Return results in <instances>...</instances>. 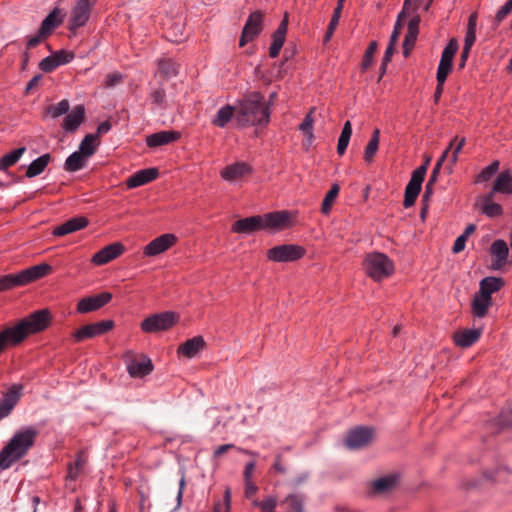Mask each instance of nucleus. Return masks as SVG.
<instances>
[{"label":"nucleus","mask_w":512,"mask_h":512,"mask_svg":"<svg viewBox=\"0 0 512 512\" xmlns=\"http://www.w3.org/2000/svg\"><path fill=\"white\" fill-rule=\"evenodd\" d=\"M48 309L35 311L21 319L16 325L6 327L0 332V353L8 346L22 343L29 335L44 331L51 323Z\"/></svg>","instance_id":"obj_1"},{"label":"nucleus","mask_w":512,"mask_h":512,"mask_svg":"<svg viewBox=\"0 0 512 512\" xmlns=\"http://www.w3.org/2000/svg\"><path fill=\"white\" fill-rule=\"evenodd\" d=\"M269 107L259 92H252L240 103L237 121L240 125H267L269 122Z\"/></svg>","instance_id":"obj_2"},{"label":"nucleus","mask_w":512,"mask_h":512,"mask_svg":"<svg viewBox=\"0 0 512 512\" xmlns=\"http://www.w3.org/2000/svg\"><path fill=\"white\" fill-rule=\"evenodd\" d=\"M52 267L46 263L32 266L17 274H7L0 277V292L10 290L18 286H24L32 281L38 280L48 273Z\"/></svg>","instance_id":"obj_3"},{"label":"nucleus","mask_w":512,"mask_h":512,"mask_svg":"<svg viewBox=\"0 0 512 512\" xmlns=\"http://www.w3.org/2000/svg\"><path fill=\"white\" fill-rule=\"evenodd\" d=\"M366 274L375 281H381L391 276L394 265L390 258L383 253L368 254L363 262Z\"/></svg>","instance_id":"obj_4"},{"label":"nucleus","mask_w":512,"mask_h":512,"mask_svg":"<svg viewBox=\"0 0 512 512\" xmlns=\"http://www.w3.org/2000/svg\"><path fill=\"white\" fill-rule=\"evenodd\" d=\"M178 320V315L171 311L153 314L141 323V329L146 333H157L170 329Z\"/></svg>","instance_id":"obj_5"},{"label":"nucleus","mask_w":512,"mask_h":512,"mask_svg":"<svg viewBox=\"0 0 512 512\" xmlns=\"http://www.w3.org/2000/svg\"><path fill=\"white\" fill-rule=\"evenodd\" d=\"M377 437L376 429L371 426H356L350 429L345 437V444L349 448L371 446Z\"/></svg>","instance_id":"obj_6"},{"label":"nucleus","mask_w":512,"mask_h":512,"mask_svg":"<svg viewBox=\"0 0 512 512\" xmlns=\"http://www.w3.org/2000/svg\"><path fill=\"white\" fill-rule=\"evenodd\" d=\"M305 249L294 244L275 246L267 251V258L274 262H292L302 258Z\"/></svg>","instance_id":"obj_7"},{"label":"nucleus","mask_w":512,"mask_h":512,"mask_svg":"<svg viewBox=\"0 0 512 512\" xmlns=\"http://www.w3.org/2000/svg\"><path fill=\"white\" fill-rule=\"evenodd\" d=\"M128 373L133 378H142L150 374L153 370V364L147 356L135 355L128 352L125 356Z\"/></svg>","instance_id":"obj_8"},{"label":"nucleus","mask_w":512,"mask_h":512,"mask_svg":"<svg viewBox=\"0 0 512 512\" xmlns=\"http://www.w3.org/2000/svg\"><path fill=\"white\" fill-rule=\"evenodd\" d=\"M457 50H458V41L455 38H452L442 52L439 66L437 69V75H436L437 82L445 83V81L452 69L453 58H454Z\"/></svg>","instance_id":"obj_9"},{"label":"nucleus","mask_w":512,"mask_h":512,"mask_svg":"<svg viewBox=\"0 0 512 512\" xmlns=\"http://www.w3.org/2000/svg\"><path fill=\"white\" fill-rule=\"evenodd\" d=\"M263 14L260 11L251 13L243 27L240 37V47L255 39L263 29Z\"/></svg>","instance_id":"obj_10"},{"label":"nucleus","mask_w":512,"mask_h":512,"mask_svg":"<svg viewBox=\"0 0 512 512\" xmlns=\"http://www.w3.org/2000/svg\"><path fill=\"white\" fill-rule=\"evenodd\" d=\"M113 326L114 322L112 320H103L100 322L84 325L73 333V337L76 342H81L88 338H94L96 336L103 335L109 332Z\"/></svg>","instance_id":"obj_11"},{"label":"nucleus","mask_w":512,"mask_h":512,"mask_svg":"<svg viewBox=\"0 0 512 512\" xmlns=\"http://www.w3.org/2000/svg\"><path fill=\"white\" fill-rule=\"evenodd\" d=\"M177 241V237L174 234L167 233L163 234L150 243H148L144 247V255L145 256H157L165 251H167L170 247H172Z\"/></svg>","instance_id":"obj_12"},{"label":"nucleus","mask_w":512,"mask_h":512,"mask_svg":"<svg viewBox=\"0 0 512 512\" xmlns=\"http://www.w3.org/2000/svg\"><path fill=\"white\" fill-rule=\"evenodd\" d=\"M112 299V294L103 292L98 295L82 298L77 304L79 313H89L100 309Z\"/></svg>","instance_id":"obj_13"},{"label":"nucleus","mask_w":512,"mask_h":512,"mask_svg":"<svg viewBox=\"0 0 512 512\" xmlns=\"http://www.w3.org/2000/svg\"><path fill=\"white\" fill-rule=\"evenodd\" d=\"M90 11V0H78L71 13L69 29L76 30L83 26L89 19Z\"/></svg>","instance_id":"obj_14"},{"label":"nucleus","mask_w":512,"mask_h":512,"mask_svg":"<svg viewBox=\"0 0 512 512\" xmlns=\"http://www.w3.org/2000/svg\"><path fill=\"white\" fill-rule=\"evenodd\" d=\"M489 436H496L512 429V412L504 410L495 419L487 423Z\"/></svg>","instance_id":"obj_15"},{"label":"nucleus","mask_w":512,"mask_h":512,"mask_svg":"<svg viewBox=\"0 0 512 512\" xmlns=\"http://www.w3.org/2000/svg\"><path fill=\"white\" fill-rule=\"evenodd\" d=\"M38 431L32 427L24 428L14 434L9 443L3 448H30L34 445Z\"/></svg>","instance_id":"obj_16"},{"label":"nucleus","mask_w":512,"mask_h":512,"mask_svg":"<svg viewBox=\"0 0 512 512\" xmlns=\"http://www.w3.org/2000/svg\"><path fill=\"white\" fill-rule=\"evenodd\" d=\"M124 252V246L119 243H112L110 245L105 246L97 253L94 254L91 261L95 265H104L117 257H119Z\"/></svg>","instance_id":"obj_17"},{"label":"nucleus","mask_w":512,"mask_h":512,"mask_svg":"<svg viewBox=\"0 0 512 512\" xmlns=\"http://www.w3.org/2000/svg\"><path fill=\"white\" fill-rule=\"evenodd\" d=\"M263 228L282 230L291 224V215L287 211H276L265 214Z\"/></svg>","instance_id":"obj_18"},{"label":"nucleus","mask_w":512,"mask_h":512,"mask_svg":"<svg viewBox=\"0 0 512 512\" xmlns=\"http://www.w3.org/2000/svg\"><path fill=\"white\" fill-rule=\"evenodd\" d=\"M263 228L262 216H251L240 219L233 223L232 231L235 233H246L250 234L254 231Z\"/></svg>","instance_id":"obj_19"},{"label":"nucleus","mask_w":512,"mask_h":512,"mask_svg":"<svg viewBox=\"0 0 512 512\" xmlns=\"http://www.w3.org/2000/svg\"><path fill=\"white\" fill-rule=\"evenodd\" d=\"M88 223L89 222L86 217L81 216L71 218L64 222L63 224L55 227L53 230V235L58 237L65 236L67 234L84 229L85 227H87Z\"/></svg>","instance_id":"obj_20"},{"label":"nucleus","mask_w":512,"mask_h":512,"mask_svg":"<svg viewBox=\"0 0 512 512\" xmlns=\"http://www.w3.org/2000/svg\"><path fill=\"white\" fill-rule=\"evenodd\" d=\"M157 176L158 170L156 168L143 169L131 175L127 179L126 185L128 188H136L153 181Z\"/></svg>","instance_id":"obj_21"},{"label":"nucleus","mask_w":512,"mask_h":512,"mask_svg":"<svg viewBox=\"0 0 512 512\" xmlns=\"http://www.w3.org/2000/svg\"><path fill=\"white\" fill-rule=\"evenodd\" d=\"M481 333V329H464L455 332L453 339L457 346L468 348L479 340Z\"/></svg>","instance_id":"obj_22"},{"label":"nucleus","mask_w":512,"mask_h":512,"mask_svg":"<svg viewBox=\"0 0 512 512\" xmlns=\"http://www.w3.org/2000/svg\"><path fill=\"white\" fill-rule=\"evenodd\" d=\"M180 138V133L177 131H160L153 133L146 138L148 147L155 148L162 145L170 144Z\"/></svg>","instance_id":"obj_23"},{"label":"nucleus","mask_w":512,"mask_h":512,"mask_svg":"<svg viewBox=\"0 0 512 512\" xmlns=\"http://www.w3.org/2000/svg\"><path fill=\"white\" fill-rule=\"evenodd\" d=\"M85 118V109L82 105H77L66 115L63 121V128L66 131L74 132Z\"/></svg>","instance_id":"obj_24"},{"label":"nucleus","mask_w":512,"mask_h":512,"mask_svg":"<svg viewBox=\"0 0 512 512\" xmlns=\"http://www.w3.org/2000/svg\"><path fill=\"white\" fill-rule=\"evenodd\" d=\"M491 255L495 259L493 267L500 269L507 261L509 249L507 243L503 240H496L491 245Z\"/></svg>","instance_id":"obj_25"},{"label":"nucleus","mask_w":512,"mask_h":512,"mask_svg":"<svg viewBox=\"0 0 512 512\" xmlns=\"http://www.w3.org/2000/svg\"><path fill=\"white\" fill-rule=\"evenodd\" d=\"M62 21L61 11L56 8L42 21L38 30L42 35L49 37Z\"/></svg>","instance_id":"obj_26"},{"label":"nucleus","mask_w":512,"mask_h":512,"mask_svg":"<svg viewBox=\"0 0 512 512\" xmlns=\"http://www.w3.org/2000/svg\"><path fill=\"white\" fill-rule=\"evenodd\" d=\"M204 346L205 341L203 337L196 336L181 344L178 348V353L188 358H193L200 350L204 348Z\"/></svg>","instance_id":"obj_27"},{"label":"nucleus","mask_w":512,"mask_h":512,"mask_svg":"<svg viewBox=\"0 0 512 512\" xmlns=\"http://www.w3.org/2000/svg\"><path fill=\"white\" fill-rule=\"evenodd\" d=\"M492 305V298L477 292L472 300V313L475 317L483 318Z\"/></svg>","instance_id":"obj_28"},{"label":"nucleus","mask_w":512,"mask_h":512,"mask_svg":"<svg viewBox=\"0 0 512 512\" xmlns=\"http://www.w3.org/2000/svg\"><path fill=\"white\" fill-rule=\"evenodd\" d=\"M491 192L512 194V175L510 170L498 174Z\"/></svg>","instance_id":"obj_29"},{"label":"nucleus","mask_w":512,"mask_h":512,"mask_svg":"<svg viewBox=\"0 0 512 512\" xmlns=\"http://www.w3.org/2000/svg\"><path fill=\"white\" fill-rule=\"evenodd\" d=\"M251 171L250 167L244 163H235L227 166L222 172L221 176L227 181L240 179Z\"/></svg>","instance_id":"obj_30"},{"label":"nucleus","mask_w":512,"mask_h":512,"mask_svg":"<svg viewBox=\"0 0 512 512\" xmlns=\"http://www.w3.org/2000/svg\"><path fill=\"white\" fill-rule=\"evenodd\" d=\"M504 285L502 278L486 277L480 281L479 293L491 297L492 293L497 292Z\"/></svg>","instance_id":"obj_31"},{"label":"nucleus","mask_w":512,"mask_h":512,"mask_svg":"<svg viewBox=\"0 0 512 512\" xmlns=\"http://www.w3.org/2000/svg\"><path fill=\"white\" fill-rule=\"evenodd\" d=\"M27 450H0V470L8 469L25 456Z\"/></svg>","instance_id":"obj_32"},{"label":"nucleus","mask_w":512,"mask_h":512,"mask_svg":"<svg viewBox=\"0 0 512 512\" xmlns=\"http://www.w3.org/2000/svg\"><path fill=\"white\" fill-rule=\"evenodd\" d=\"M50 161L51 156L48 153L38 157L28 166L25 174L26 177L33 178L40 175L42 172H44Z\"/></svg>","instance_id":"obj_33"},{"label":"nucleus","mask_w":512,"mask_h":512,"mask_svg":"<svg viewBox=\"0 0 512 512\" xmlns=\"http://www.w3.org/2000/svg\"><path fill=\"white\" fill-rule=\"evenodd\" d=\"M494 193L489 194L481 198V210L488 217H497L502 214V207L500 204L493 202Z\"/></svg>","instance_id":"obj_34"},{"label":"nucleus","mask_w":512,"mask_h":512,"mask_svg":"<svg viewBox=\"0 0 512 512\" xmlns=\"http://www.w3.org/2000/svg\"><path fill=\"white\" fill-rule=\"evenodd\" d=\"M87 463V459L84 457V454L81 452L78 454L77 458L75 459L74 463L70 462L67 465L68 472L66 479L75 481L80 474L83 472L84 467Z\"/></svg>","instance_id":"obj_35"},{"label":"nucleus","mask_w":512,"mask_h":512,"mask_svg":"<svg viewBox=\"0 0 512 512\" xmlns=\"http://www.w3.org/2000/svg\"><path fill=\"white\" fill-rule=\"evenodd\" d=\"M86 159L87 157L83 153L75 151L66 159L64 168L69 172L78 171L84 167Z\"/></svg>","instance_id":"obj_36"},{"label":"nucleus","mask_w":512,"mask_h":512,"mask_svg":"<svg viewBox=\"0 0 512 512\" xmlns=\"http://www.w3.org/2000/svg\"><path fill=\"white\" fill-rule=\"evenodd\" d=\"M379 141H380V130L375 129L372 133L371 139L369 140L368 144L365 147L364 151V160L367 163H371L373 161V158L378 150L379 147Z\"/></svg>","instance_id":"obj_37"},{"label":"nucleus","mask_w":512,"mask_h":512,"mask_svg":"<svg viewBox=\"0 0 512 512\" xmlns=\"http://www.w3.org/2000/svg\"><path fill=\"white\" fill-rule=\"evenodd\" d=\"M25 152L26 148L20 147L0 158V171H6L9 167L15 165Z\"/></svg>","instance_id":"obj_38"},{"label":"nucleus","mask_w":512,"mask_h":512,"mask_svg":"<svg viewBox=\"0 0 512 512\" xmlns=\"http://www.w3.org/2000/svg\"><path fill=\"white\" fill-rule=\"evenodd\" d=\"M98 145L99 141L97 139V136L94 134H88L81 141L78 151L83 153V155H85L88 158L95 153Z\"/></svg>","instance_id":"obj_39"},{"label":"nucleus","mask_w":512,"mask_h":512,"mask_svg":"<svg viewBox=\"0 0 512 512\" xmlns=\"http://www.w3.org/2000/svg\"><path fill=\"white\" fill-rule=\"evenodd\" d=\"M235 109L231 105H226L219 109L217 112L215 118L212 120V124L223 128L226 126V124L231 120L232 116L234 115Z\"/></svg>","instance_id":"obj_40"},{"label":"nucleus","mask_w":512,"mask_h":512,"mask_svg":"<svg viewBox=\"0 0 512 512\" xmlns=\"http://www.w3.org/2000/svg\"><path fill=\"white\" fill-rule=\"evenodd\" d=\"M304 496L300 494H289L285 497L283 503L287 505V512H305Z\"/></svg>","instance_id":"obj_41"},{"label":"nucleus","mask_w":512,"mask_h":512,"mask_svg":"<svg viewBox=\"0 0 512 512\" xmlns=\"http://www.w3.org/2000/svg\"><path fill=\"white\" fill-rule=\"evenodd\" d=\"M396 481H397V478L392 475L378 478L372 484L373 491L375 493L387 492L395 486Z\"/></svg>","instance_id":"obj_42"},{"label":"nucleus","mask_w":512,"mask_h":512,"mask_svg":"<svg viewBox=\"0 0 512 512\" xmlns=\"http://www.w3.org/2000/svg\"><path fill=\"white\" fill-rule=\"evenodd\" d=\"M352 135V125L350 121H346L344 123L343 129L341 131L340 137L338 139L337 144V152L340 155H343L347 149L350 138Z\"/></svg>","instance_id":"obj_43"},{"label":"nucleus","mask_w":512,"mask_h":512,"mask_svg":"<svg viewBox=\"0 0 512 512\" xmlns=\"http://www.w3.org/2000/svg\"><path fill=\"white\" fill-rule=\"evenodd\" d=\"M178 67V64L171 59H162L158 63L159 72L167 79L175 77L178 74Z\"/></svg>","instance_id":"obj_44"},{"label":"nucleus","mask_w":512,"mask_h":512,"mask_svg":"<svg viewBox=\"0 0 512 512\" xmlns=\"http://www.w3.org/2000/svg\"><path fill=\"white\" fill-rule=\"evenodd\" d=\"M21 390V385H12L0 401L6 403V405H10L11 408H14L21 397Z\"/></svg>","instance_id":"obj_45"},{"label":"nucleus","mask_w":512,"mask_h":512,"mask_svg":"<svg viewBox=\"0 0 512 512\" xmlns=\"http://www.w3.org/2000/svg\"><path fill=\"white\" fill-rule=\"evenodd\" d=\"M410 3V0H405L403 10L399 13L396 24L394 26V30L390 37L389 44L396 45L398 38L401 34L402 28H403V20L406 17V9L408 7V4Z\"/></svg>","instance_id":"obj_46"},{"label":"nucleus","mask_w":512,"mask_h":512,"mask_svg":"<svg viewBox=\"0 0 512 512\" xmlns=\"http://www.w3.org/2000/svg\"><path fill=\"white\" fill-rule=\"evenodd\" d=\"M339 186L337 184L332 185L331 189L325 195L322 205L321 211L323 214H328L331 210V207L339 194Z\"/></svg>","instance_id":"obj_47"},{"label":"nucleus","mask_w":512,"mask_h":512,"mask_svg":"<svg viewBox=\"0 0 512 512\" xmlns=\"http://www.w3.org/2000/svg\"><path fill=\"white\" fill-rule=\"evenodd\" d=\"M421 191V187L414 185L412 183H408L405 188L404 202L403 205L405 208H409L414 205L419 193Z\"/></svg>","instance_id":"obj_48"},{"label":"nucleus","mask_w":512,"mask_h":512,"mask_svg":"<svg viewBox=\"0 0 512 512\" xmlns=\"http://www.w3.org/2000/svg\"><path fill=\"white\" fill-rule=\"evenodd\" d=\"M453 139H457V140L454 142L453 147L450 149V151H452V155L449 160V165H447V167H446V169L448 170V173H452V170H453L452 167L457 162L458 155L462 151V148L464 147V145L466 143V139L464 137L460 138V139L458 137H454Z\"/></svg>","instance_id":"obj_49"},{"label":"nucleus","mask_w":512,"mask_h":512,"mask_svg":"<svg viewBox=\"0 0 512 512\" xmlns=\"http://www.w3.org/2000/svg\"><path fill=\"white\" fill-rule=\"evenodd\" d=\"M457 139H452V141L449 143L448 147L443 151L442 155L440 156V158L437 160L434 168H433V171L430 175V179H432V181H437V178H438V175H439V172L445 162V160L448 158V155L450 153V149L453 147L454 145V142L456 141Z\"/></svg>","instance_id":"obj_50"},{"label":"nucleus","mask_w":512,"mask_h":512,"mask_svg":"<svg viewBox=\"0 0 512 512\" xmlns=\"http://www.w3.org/2000/svg\"><path fill=\"white\" fill-rule=\"evenodd\" d=\"M70 104L68 100H61L59 103L50 105L47 107V113L50 114L53 118H58L63 114H66L69 111Z\"/></svg>","instance_id":"obj_51"},{"label":"nucleus","mask_w":512,"mask_h":512,"mask_svg":"<svg viewBox=\"0 0 512 512\" xmlns=\"http://www.w3.org/2000/svg\"><path fill=\"white\" fill-rule=\"evenodd\" d=\"M500 162L494 160L489 166L485 167L480 174L477 176V182H486L492 178L494 174L499 170Z\"/></svg>","instance_id":"obj_52"},{"label":"nucleus","mask_w":512,"mask_h":512,"mask_svg":"<svg viewBox=\"0 0 512 512\" xmlns=\"http://www.w3.org/2000/svg\"><path fill=\"white\" fill-rule=\"evenodd\" d=\"M377 47H378V45H377L376 41L370 42L368 48L365 51V54H364V57H363V60L361 63L362 70H367L371 66L372 61H373V56L377 50Z\"/></svg>","instance_id":"obj_53"},{"label":"nucleus","mask_w":512,"mask_h":512,"mask_svg":"<svg viewBox=\"0 0 512 512\" xmlns=\"http://www.w3.org/2000/svg\"><path fill=\"white\" fill-rule=\"evenodd\" d=\"M314 109L310 111L304 118L303 122L300 124L299 128L300 130L308 137L309 140L313 138V118L311 116V113Z\"/></svg>","instance_id":"obj_54"},{"label":"nucleus","mask_w":512,"mask_h":512,"mask_svg":"<svg viewBox=\"0 0 512 512\" xmlns=\"http://www.w3.org/2000/svg\"><path fill=\"white\" fill-rule=\"evenodd\" d=\"M150 98L152 103L156 104L160 108H165L166 106V94L163 88H158L153 90L150 93Z\"/></svg>","instance_id":"obj_55"},{"label":"nucleus","mask_w":512,"mask_h":512,"mask_svg":"<svg viewBox=\"0 0 512 512\" xmlns=\"http://www.w3.org/2000/svg\"><path fill=\"white\" fill-rule=\"evenodd\" d=\"M512 11V0H508L496 13L494 23L499 25Z\"/></svg>","instance_id":"obj_56"},{"label":"nucleus","mask_w":512,"mask_h":512,"mask_svg":"<svg viewBox=\"0 0 512 512\" xmlns=\"http://www.w3.org/2000/svg\"><path fill=\"white\" fill-rule=\"evenodd\" d=\"M57 67H59V65H58L56 59L54 58V55L44 58L39 63V68L43 72H46V73H50V72L54 71Z\"/></svg>","instance_id":"obj_57"},{"label":"nucleus","mask_w":512,"mask_h":512,"mask_svg":"<svg viewBox=\"0 0 512 512\" xmlns=\"http://www.w3.org/2000/svg\"><path fill=\"white\" fill-rule=\"evenodd\" d=\"M426 175V165H421L416 170L413 171L411 179L409 183H412L417 186H422V183L424 181Z\"/></svg>","instance_id":"obj_58"},{"label":"nucleus","mask_w":512,"mask_h":512,"mask_svg":"<svg viewBox=\"0 0 512 512\" xmlns=\"http://www.w3.org/2000/svg\"><path fill=\"white\" fill-rule=\"evenodd\" d=\"M254 504L258 506L262 512H275L277 501L274 497H268L261 502L255 501Z\"/></svg>","instance_id":"obj_59"},{"label":"nucleus","mask_w":512,"mask_h":512,"mask_svg":"<svg viewBox=\"0 0 512 512\" xmlns=\"http://www.w3.org/2000/svg\"><path fill=\"white\" fill-rule=\"evenodd\" d=\"M48 37L46 35H42L41 31H37L36 35L27 37L26 49H33L45 41Z\"/></svg>","instance_id":"obj_60"},{"label":"nucleus","mask_w":512,"mask_h":512,"mask_svg":"<svg viewBox=\"0 0 512 512\" xmlns=\"http://www.w3.org/2000/svg\"><path fill=\"white\" fill-rule=\"evenodd\" d=\"M53 55L59 66L68 64L74 58V54L72 52H68L65 50L57 51Z\"/></svg>","instance_id":"obj_61"},{"label":"nucleus","mask_w":512,"mask_h":512,"mask_svg":"<svg viewBox=\"0 0 512 512\" xmlns=\"http://www.w3.org/2000/svg\"><path fill=\"white\" fill-rule=\"evenodd\" d=\"M284 41L285 39L272 35V44L269 48L270 57L275 58L279 55V52L284 44Z\"/></svg>","instance_id":"obj_62"},{"label":"nucleus","mask_w":512,"mask_h":512,"mask_svg":"<svg viewBox=\"0 0 512 512\" xmlns=\"http://www.w3.org/2000/svg\"><path fill=\"white\" fill-rule=\"evenodd\" d=\"M272 468L276 473H279V474L287 473V471H288L287 462L283 458L282 455H280V454L277 455Z\"/></svg>","instance_id":"obj_63"},{"label":"nucleus","mask_w":512,"mask_h":512,"mask_svg":"<svg viewBox=\"0 0 512 512\" xmlns=\"http://www.w3.org/2000/svg\"><path fill=\"white\" fill-rule=\"evenodd\" d=\"M417 37L407 33L403 42V53L408 56L411 49L414 47Z\"/></svg>","instance_id":"obj_64"}]
</instances>
